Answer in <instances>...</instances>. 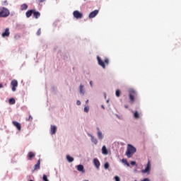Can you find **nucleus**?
Listing matches in <instances>:
<instances>
[{"instance_id": "nucleus-16", "label": "nucleus", "mask_w": 181, "mask_h": 181, "mask_svg": "<svg viewBox=\"0 0 181 181\" xmlns=\"http://www.w3.org/2000/svg\"><path fill=\"white\" fill-rule=\"evenodd\" d=\"M40 169V160H37V163L34 165V170Z\"/></svg>"}, {"instance_id": "nucleus-31", "label": "nucleus", "mask_w": 181, "mask_h": 181, "mask_svg": "<svg viewBox=\"0 0 181 181\" xmlns=\"http://www.w3.org/2000/svg\"><path fill=\"white\" fill-rule=\"evenodd\" d=\"M42 180L43 181H49V180L47 179V175H44L42 177Z\"/></svg>"}, {"instance_id": "nucleus-19", "label": "nucleus", "mask_w": 181, "mask_h": 181, "mask_svg": "<svg viewBox=\"0 0 181 181\" xmlns=\"http://www.w3.org/2000/svg\"><path fill=\"white\" fill-rule=\"evenodd\" d=\"M89 136H90L92 142H93V144H95V145H97V144H98V141H97V139L94 138V136L90 135V134H89Z\"/></svg>"}, {"instance_id": "nucleus-32", "label": "nucleus", "mask_w": 181, "mask_h": 181, "mask_svg": "<svg viewBox=\"0 0 181 181\" xmlns=\"http://www.w3.org/2000/svg\"><path fill=\"white\" fill-rule=\"evenodd\" d=\"M41 34H42V30L40 28L37 31V36H40Z\"/></svg>"}, {"instance_id": "nucleus-37", "label": "nucleus", "mask_w": 181, "mask_h": 181, "mask_svg": "<svg viewBox=\"0 0 181 181\" xmlns=\"http://www.w3.org/2000/svg\"><path fill=\"white\" fill-rule=\"evenodd\" d=\"M131 165H132L134 166V165H136V162L131 161Z\"/></svg>"}, {"instance_id": "nucleus-18", "label": "nucleus", "mask_w": 181, "mask_h": 181, "mask_svg": "<svg viewBox=\"0 0 181 181\" xmlns=\"http://www.w3.org/2000/svg\"><path fill=\"white\" fill-rule=\"evenodd\" d=\"M102 153L103 155H108V151L107 150V147H105V146H103L102 148Z\"/></svg>"}, {"instance_id": "nucleus-38", "label": "nucleus", "mask_w": 181, "mask_h": 181, "mask_svg": "<svg viewBox=\"0 0 181 181\" xmlns=\"http://www.w3.org/2000/svg\"><path fill=\"white\" fill-rule=\"evenodd\" d=\"M45 1H46V0H38V2H39L40 4H42V3H43V2H45Z\"/></svg>"}, {"instance_id": "nucleus-22", "label": "nucleus", "mask_w": 181, "mask_h": 181, "mask_svg": "<svg viewBox=\"0 0 181 181\" xmlns=\"http://www.w3.org/2000/svg\"><path fill=\"white\" fill-rule=\"evenodd\" d=\"M66 159L70 163H71L74 160V158L69 155L66 156Z\"/></svg>"}, {"instance_id": "nucleus-36", "label": "nucleus", "mask_w": 181, "mask_h": 181, "mask_svg": "<svg viewBox=\"0 0 181 181\" xmlns=\"http://www.w3.org/2000/svg\"><path fill=\"white\" fill-rule=\"evenodd\" d=\"M76 105H81V102H80V100H77Z\"/></svg>"}, {"instance_id": "nucleus-39", "label": "nucleus", "mask_w": 181, "mask_h": 181, "mask_svg": "<svg viewBox=\"0 0 181 181\" xmlns=\"http://www.w3.org/2000/svg\"><path fill=\"white\" fill-rule=\"evenodd\" d=\"M90 87H93V81H90Z\"/></svg>"}, {"instance_id": "nucleus-1", "label": "nucleus", "mask_w": 181, "mask_h": 181, "mask_svg": "<svg viewBox=\"0 0 181 181\" xmlns=\"http://www.w3.org/2000/svg\"><path fill=\"white\" fill-rule=\"evenodd\" d=\"M135 152H136V148H135L132 145L129 144L126 151V156L127 158H132Z\"/></svg>"}, {"instance_id": "nucleus-17", "label": "nucleus", "mask_w": 181, "mask_h": 181, "mask_svg": "<svg viewBox=\"0 0 181 181\" xmlns=\"http://www.w3.org/2000/svg\"><path fill=\"white\" fill-rule=\"evenodd\" d=\"M77 170H78V172H82V173H84V166H83V165H77Z\"/></svg>"}, {"instance_id": "nucleus-24", "label": "nucleus", "mask_w": 181, "mask_h": 181, "mask_svg": "<svg viewBox=\"0 0 181 181\" xmlns=\"http://www.w3.org/2000/svg\"><path fill=\"white\" fill-rule=\"evenodd\" d=\"M98 138L99 139H103V133H101L100 131L98 132Z\"/></svg>"}, {"instance_id": "nucleus-12", "label": "nucleus", "mask_w": 181, "mask_h": 181, "mask_svg": "<svg viewBox=\"0 0 181 181\" xmlns=\"http://www.w3.org/2000/svg\"><path fill=\"white\" fill-rule=\"evenodd\" d=\"M57 132V127L51 125V135H54Z\"/></svg>"}, {"instance_id": "nucleus-20", "label": "nucleus", "mask_w": 181, "mask_h": 181, "mask_svg": "<svg viewBox=\"0 0 181 181\" xmlns=\"http://www.w3.org/2000/svg\"><path fill=\"white\" fill-rule=\"evenodd\" d=\"M21 11H26L28 9V4H23L21 6Z\"/></svg>"}, {"instance_id": "nucleus-15", "label": "nucleus", "mask_w": 181, "mask_h": 181, "mask_svg": "<svg viewBox=\"0 0 181 181\" xmlns=\"http://www.w3.org/2000/svg\"><path fill=\"white\" fill-rule=\"evenodd\" d=\"M33 15V10H28L25 13L26 18H30Z\"/></svg>"}, {"instance_id": "nucleus-23", "label": "nucleus", "mask_w": 181, "mask_h": 181, "mask_svg": "<svg viewBox=\"0 0 181 181\" xmlns=\"http://www.w3.org/2000/svg\"><path fill=\"white\" fill-rule=\"evenodd\" d=\"M15 103H16V100H15V99H13V98L9 99V104H11V105L15 104Z\"/></svg>"}, {"instance_id": "nucleus-42", "label": "nucleus", "mask_w": 181, "mask_h": 181, "mask_svg": "<svg viewBox=\"0 0 181 181\" xmlns=\"http://www.w3.org/2000/svg\"><path fill=\"white\" fill-rule=\"evenodd\" d=\"M124 107H125V108H128V105H124Z\"/></svg>"}, {"instance_id": "nucleus-13", "label": "nucleus", "mask_w": 181, "mask_h": 181, "mask_svg": "<svg viewBox=\"0 0 181 181\" xmlns=\"http://www.w3.org/2000/svg\"><path fill=\"white\" fill-rule=\"evenodd\" d=\"M33 15L35 19L40 18V13L39 11H36V10H33Z\"/></svg>"}, {"instance_id": "nucleus-21", "label": "nucleus", "mask_w": 181, "mask_h": 181, "mask_svg": "<svg viewBox=\"0 0 181 181\" xmlns=\"http://www.w3.org/2000/svg\"><path fill=\"white\" fill-rule=\"evenodd\" d=\"M79 90H80L81 94H83V95H84V93H85V91H84V86L80 85Z\"/></svg>"}, {"instance_id": "nucleus-2", "label": "nucleus", "mask_w": 181, "mask_h": 181, "mask_svg": "<svg viewBox=\"0 0 181 181\" xmlns=\"http://www.w3.org/2000/svg\"><path fill=\"white\" fill-rule=\"evenodd\" d=\"M97 60L99 66H101L103 69H105V66H108L110 64V59L108 58H105L104 61L101 60V57L99 56L97 57Z\"/></svg>"}, {"instance_id": "nucleus-28", "label": "nucleus", "mask_w": 181, "mask_h": 181, "mask_svg": "<svg viewBox=\"0 0 181 181\" xmlns=\"http://www.w3.org/2000/svg\"><path fill=\"white\" fill-rule=\"evenodd\" d=\"M119 95H121V90H116V96L119 97Z\"/></svg>"}, {"instance_id": "nucleus-5", "label": "nucleus", "mask_w": 181, "mask_h": 181, "mask_svg": "<svg viewBox=\"0 0 181 181\" xmlns=\"http://www.w3.org/2000/svg\"><path fill=\"white\" fill-rule=\"evenodd\" d=\"M147 172H151V160H148L147 165L144 170H141V173H147Z\"/></svg>"}, {"instance_id": "nucleus-33", "label": "nucleus", "mask_w": 181, "mask_h": 181, "mask_svg": "<svg viewBox=\"0 0 181 181\" xmlns=\"http://www.w3.org/2000/svg\"><path fill=\"white\" fill-rule=\"evenodd\" d=\"M14 39H15L16 40H18L21 39V35H16L14 36Z\"/></svg>"}, {"instance_id": "nucleus-11", "label": "nucleus", "mask_w": 181, "mask_h": 181, "mask_svg": "<svg viewBox=\"0 0 181 181\" xmlns=\"http://www.w3.org/2000/svg\"><path fill=\"white\" fill-rule=\"evenodd\" d=\"M9 35H11V33L9 32V28H6L4 33H2L3 37H9Z\"/></svg>"}, {"instance_id": "nucleus-34", "label": "nucleus", "mask_w": 181, "mask_h": 181, "mask_svg": "<svg viewBox=\"0 0 181 181\" xmlns=\"http://www.w3.org/2000/svg\"><path fill=\"white\" fill-rule=\"evenodd\" d=\"M88 111H90V107H84V112H88Z\"/></svg>"}, {"instance_id": "nucleus-43", "label": "nucleus", "mask_w": 181, "mask_h": 181, "mask_svg": "<svg viewBox=\"0 0 181 181\" xmlns=\"http://www.w3.org/2000/svg\"><path fill=\"white\" fill-rule=\"evenodd\" d=\"M102 108H103V109H104V105H102Z\"/></svg>"}, {"instance_id": "nucleus-6", "label": "nucleus", "mask_w": 181, "mask_h": 181, "mask_svg": "<svg viewBox=\"0 0 181 181\" xmlns=\"http://www.w3.org/2000/svg\"><path fill=\"white\" fill-rule=\"evenodd\" d=\"M73 15L76 19H81L83 18V14L78 11H74Z\"/></svg>"}, {"instance_id": "nucleus-29", "label": "nucleus", "mask_w": 181, "mask_h": 181, "mask_svg": "<svg viewBox=\"0 0 181 181\" xmlns=\"http://www.w3.org/2000/svg\"><path fill=\"white\" fill-rule=\"evenodd\" d=\"M1 5H3L4 6H8V1H4L1 2Z\"/></svg>"}, {"instance_id": "nucleus-9", "label": "nucleus", "mask_w": 181, "mask_h": 181, "mask_svg": "<svg viewBox=\"0 0 181 181\" xmlns=\"http://www.w3.org/2000/svg\"><path fill=\"white\" fill-rule=\"evenodd\" d=\"M12 124L18 131H21L22 129V126L21 125V123L16 122V121H13Z\"/></svg>"}, {"instance_id": "nucleus-26", "label": "nucleus", "mask_w": 181, "mask_h": 181, "mask_svg": "<svg viewBox=\"0 0 181 181\" xmlns=\"http://www.w3.org/2000/svg\"><path fill=\"white\" fill-rule=\"evenodd\" d=\"M122 163H124L125 165H127V166H129V162L127 160V159H122Z\"/></svg>"}, {"instance_id": "nucleus-27", "label": "nucleus", "mask_w": 181, "mask_h": 181, "mask_svg": "<svg viewBox=\"0 0 181 181\" xmlns=\"http://www.w3.org/2000/svg\"><path fill=\"white\" fill-rule=\"evenodd\" d=\"M33 120V117H32V115H30L28 118L26 119V121H29L30 122H32Z\"/></svg>"}, {"instance_id": "nucleus-10", "label": "nucleus", "mask_w": 181, "mask_h": 181, "mask_svg": "<svg viewBox=\"0 0 181 181\" xmlns=\"http://www.w3.org/2000/svg\"><path fill=\"white\" fill-rule=\"evenodd\" d=\"M93 165L96 168V169H100V160H98V158L93 159Z\"/></svg>"}, {"instance_id": "nucleus-8", "label": "nucleus", "mask_w": 181, "mask_h": 181, "mask_svg": "<svg viewBox=\"0 0 181 181\" xmlns=\"http://www.w3.org/2000/svg\"><path fill=\"white\" fill-rule=\"evenodd\" d=\"M12 91H16V87H18V81L13 80L11 81Z\"/></svg>"}, {"instance_id": "nucleus-35", "label": "nucleus", "mask_w": 181, "mask_h": 181, "mask_svg": "<svg viewBox=\"0 0 181 181\" xmlns=\"http://www.w3.org/2000/svg\"><path fill=\"white\" fill-rule=\"evenodd\" d=\"M115 181H121V179L119 178V177L115 176Z\"/></svg>"}, {"instance_id": "nucleus-30", "label": "nucleus", "mask_w": 181, "mask_h": 181, "mask_svg": "<svg viewBox=\"0 0 181 181\" xmlns=\"http://www.w3.org/2000/svg\"><path fill=\"white\" fill-rule=\"evenodd\" d=\"M105 169H108L110 168V163H105L104 165Z\"/></svg>"}, {"instance_id": "nucleus-7", "label": "nucleus", "mask_w": 181, "mask_h": 181, "mask_svg": "<svg viewBox=\"0 0 181 181\" xmlns=\"http://www.w3.org/2000/svg\"><path fill=\"white\" fill-rule=\"evenodd\" d=\"M96 15H98V10H94L90 13L88 18L89 19H93V18H95Z\"/></svg>"}, {"instance_id": "nucleus-3", "label": "nucleus", "mask_w": 181, "mask_h": 181, "mask_svg": "<svg viewBox=\"0 0 181 181\" xmlns=\"http://www.w3.org/2000/svg\"><path fill=\"white\" fill-rule=\"evenodd\" d=\"M11 15L9 9L5 7H0V18H8Z\"/></svg>"}, {"instance_id": "nucleus-14", "label": "nucleus", "mask_w": 181, "mask_h": 181, "mask_svg": "<svg viewBox=\"0 0 181 181\" xmlns=\"http://www.w3.org/2000/svg\"><path fill=\"white\" fill-rule=\"evenodd\" d=\"M35 156H36V153H35L32 151L29 152L28 154L29 160H32V159H33V158H35Z\"/></svg>"}, {"instance_id": "nucleus-4", "label": "nucleus", "mask_w": 181, "mask_h": 181, "mask_svg": "<svg viewBox=\"0 0 181 181\" xmlns=\"http://www.w3.org/2000/svg\"><path fill=\"white\" fill-rule=\"evenodd\" d=\"M136 95V92H135V90H130L129 97L131 104H134V101H135Z\"/></svg>"}, {"instance_id": "nucleus-25", "label": "nucleus", "mask_w": 181, "mask_h": 181, "mask_svg": "<svg viewBox=\"0 0 181 181\" xmlns=\"http://www.w3.org/2000/svg\"><path fill=\"white\" fill-rule=\"evenodd\" d=\"M134 118L137 119L139 118V113L138 112V111H136L134 114Z\"/></svg>"}, {"instance_id": "nucleus-41", "label": "nucleus", "mask_w": 181, "mask_h": 181, "mask_svg": "<svg viewBox=\"0 0 181 181\" xmlns=\"http://www.w3.org/2000/svg\"><path fill=\"white\" fill-rule=\"evenodd\" d=\"M86 104H88V100L86 101Z\"/></svg>"}, {"instance_id": "nucleus-40", "label": "nucleus", "mask_w": 181, "mask_h": 181, "mask_svg": "<svg viewBox=\"0 0 181 181\" xmlns=\"http://www.w3.org/2000/svg\"><path fill=\"white\" fill-rule=\"evenodd\" d=\"M4 88V85H2V83H0V88Z\"/></svg>"}]
</instances>
